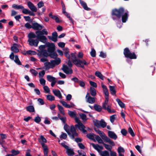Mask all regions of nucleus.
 I'll return each mask as SVG.
<instances>
[{"label": "nucleus", "instance_id": "obj_62", "mask_svg": "<svg viewBox=\"0 0 156 156\" xmlns=\"http://www.w3.org/2000/svg\"><path fill=\"white\" fill-rule=\"evenodd\" d=\"M37 5L38 8H40L44 6V3L43 2L41 1L38 3Z\"/></svg>", "mask_w": 156, "mask_h": 156}, {"label": "nucleus", "instance_id": "obj_8", "mask_svg": "<svg viewBox=\"0 0 156 156\" xmlns=\"http://www.w3.org/2000/svg\"><path fill=\"white\" fill-rule=\"evenodd\" d=\"M94 125L98 127L105 128L106 126V123L103 119H101L100 121L97 120H94Z\"/></svg>", "mask_w": 156, "mask_h": 156}, {"label": "nucleus", "instance_id": "obj_43", "mask_svg": "<svg viewBox=\"0 0 156 156\" xmlns=\"http://www.w3.org/2000/svg\"><path fill=\"white\" fill-rule=\"evenodd\" d=\"M47 99L49 101H52L55 100V97L51 95H48L46 96Z\"/></svg>", "mask_w": 156, "mask_h": 156}, {"label": "nucleus", "instance_id": "obj_9", "mask_svg": "<svg viewBox=\"0 0 156 156\" xmlns=\"http://www.w3.org/2000/svg\"><path fill=\"white\" fill-rule=\"evenodd\" d=\"M86 101L89 103L92 104L95 101L96 98L91 97L89 93H87L86 97Z\"/></svg>", "mask_w": 156, "mask_h": 156}, {"label": "nucleus", "instance_id": "obj_42", "mask_svg": "<svg viewBox=\"0 0 156 156\" xmlns=\"http://www.w3.org/2000/svg\"><path fill=\"white\" fill-rule=\"evenodd\" d=\"M11 50L15 53H18L19 51V50L18 48L14 46L11 47Z\"/></svg>", "mask_w": 156, "mask_h": 156}, {"label": "nucleus", "instance_id": "obj_27", "mask_svg": "<svg viewBox=\"0 0 156 156\" xmlns=\"http://www.w3.org/2000/svg\"><path fill=\"white\" fill-rule=\"evenodd\" d=\"M67 144V143L65 141H64L61 143V145L66 149V153L68 155V146L66 145Z\"/></svg>", "mask_w": 156, "mask_h": 156}, {"label": "nucleus", "instance_id": "obj_30", "mask_svg": "<svg viewBox=\"0 0 156 156\" xmlns=\"http://www.w3.org/2000/svg\"><path fill=\"white\" fill-rule=\"evenodd\" d=\"M90 92L92 96H94L96 95V90L94 88L91 87L90 88Z\"/></svg>", "mask_w": 156, "mask_h": 156}, {"label": "nucleus", "instance_id": "obj_29", "mask_svg": "<svg viewBox=\"0 0 156 156\" xmlns=\"http://www.w3.org/2000/svg\"><path fill=\"white\" fill-rule=\"evenodd\" d=\"M47 80L50 82L56 80L55 77L50 75H48L47 76Z\"/></svg>", "mask_w": 156, "mask_h": 156}, {"label": "nucleus", "instance_id": "obj_55", "mask_svg": "<svg viewBox=\"0 0 156 156\" xmlns=\"http://www.w3.org/2000/svg\"><path fill=\"white\" fill-rule=\"evenodd\" d=\"M12 154L13 155H17L20 153V151L18 150H12L11 151Z\"/></svg>", "mask_w": 156, "mask_h": 156}, {"label": "nucleus", "instance_id": "obj_25", "mask_svg": "<svg viewBox=\"0 0 156 156\" xmlns=\"http://www.w3.org/2000/svg\"><path fill=\"white\" fill-rule=\"evenodd\" d=\"M101 156H109V153L107 151H101L99 153Z\"/></svg>", "mask_w": 156, "mask_h": 156}, {"label": "nucleus", "instance_id": "obj_3", "mask_svg": "<svg viewBox=\"0 0 156 156\" xmlns=\"http://www.w3.org/2000/svg\"><path fill=\"white\" fill-rule=\"evenodd\" d=\"M69 136L71 139H75V141L77 143L80 142L82 140L81 138L77 137L78 134L76 133L75 128L73 126H71L70 131H69Z\"/></svg>", "mask_w": 156, "mask_h": 156}, {"label": "nucleus", "instance_id": "obj_12", "mask_svg": "<svg viewBox=\"0 0 156 156\" xmlns=\"http://www.w3.org/2000/svg\"><path fill=\"white\" fill-rule=\"evenodd\" d=\"M51 68H53L55 65H58L61 62V60L59 58H57L54 60H51Z\"/></svg>", "mask_w": 156, "mask_h": 156}, {"label": "nucleus", "instance_id": "obj_33", "mask_svg": "<svg viewBox=\"0 0 156 156\" xmlns=\"http://www.w3.org/2000/svg\"><path fill=\"white\" fill-rule=\"evenodd\" d=\"M95 75L101 80H104V76L99 72L98 71H96L95 73Z\"/></svg>", "mask_w": 156, "mask_h": 156}, {"label": "nucleus", "instance_id": "obj_21", "mask_svg": "<svg viewBox=\"0 0 156 156\" xmlns=\"http://www.w3.org/2000/svg\"><path fill=\"white\" fill-rule=\"evenodd\" d=\"M52 37L50 39L54 42L57 41L58 34L55 31L52 33Z\"/></svg>", "mask_w": 156, "mask_h": 156}, {"label": "nucleus", "instance_id": "obj_11", "mask_svg": "<svg viewBox=\"0 0 156 156\" xmlns=\"http://www.w3.org/2000/svg\"><path fill=\"white\" fill-rule=\"evenodd\" d=\"M48 48V51L49 52H54L55 49V46L53 43L48 42L47 43Z\"/></svg>", "mask_w": 156, "mask_h": 156}, {"label": "nucleus", "instance_id": "obj_64", "mask_svg": "<svg viewBox=\"0 0 156 156\" xmlns=\"http://www.w3.org/2000/svg\"><path fill=\"white\" fill-rule=\"evenodd\" d=\"M40 59V61L41 62H45L48 61V59H47V57H42Z\"/></svg>", "mask_w": 156, "mask_h": 156}, {"label": "nucleus", "instance_id": "obj_4", "mask_svg": "<svg viewBox=\"0 0 156 156\" xmlns=\"http://www.w3.org/2000/svg\"><path fill=\"white\" fill-rule=\"evenodd\" d=\"M95 131L99 135L102 139L105 142L108 143L112 146H114L115 145L114 142L112 140L109 138L108 137L104 132L98 129H95Z\"/></svg>", "mask_w": 156, "mask_h": 156}, {"label": "nucleus", "instance_id": "obj_6", "mask_svg": "<svg viewBox=\"0 0 156 156\" xmlns=\"http://www.w3.org/2000/svg\"><path fill=\"white\" fill-rule=\"evenodd\" d=\"M123 53L125 57L130 59H136V56L134 52L131 53L128 48H126Z\"/></svg>", "mask_w": 156, "mask_h": 156}, {"label": "nucleus", "instance_id": "obj_41", "mask_svg": "<svg viewBox=\"0 0 156 156\" xmlns=\"http://www.w3.org/2000/svg\"><path fill=\"white\" fill-rule=\"evenodd\" d=\"M62 69L65 73L68 74V68L66 65H63Z\"/></svg>", "mask_w": 156, "mask_h": 156}, {"label": "nucleus", "instance_id": "obj_10", "mask_svg": "<svg viewBox=\"0 0 156 156\" xmlns=\"http://www.w3.org/2000/svg\"><path fill=\"white\" fill-rule=\"evenodd\" d=\"M43 27V26L41 25L37 22L32 23V28L34 30H41Z\"/></svg>", "mask_w": 156, "mask_h": 156}, {"label": "nucleus", "instance_id": "obj_16", "mask_svg": "<svg viewBox=\"0 0 156 156\" xmlns=\"http://www.w3.org/2000/svg\"><path fill=\"white\" fill-rule=\"evenodd\" d=\"M102 108L105 110H107L109 113H114L115 111L114 110H111V106L108 105L103 103L102 104Z\"/></svg>", "mask_w": 156, "mask_h": 156}, {"label": "nucleus", "instance_id": "obj_19", "mask_svg": "<svg viewBox=\"0 0 156 156\" xmlns=\"http://www.w3.org/2000/svg\"><path fill=\"white\" fill-rule=\"evenodd\" d=\"M52 91L54 94L55 96L58 97L60 99L62 98V97L61 93L59 90H53Z\"/></svg>", "mask_w": 156, "mask_h": 156}, {"label": "nucleus", "instance_id": "obj_36", "mask_svg": "<svg viewBox=\"0 0 156 156\" xmlns=\"http://www.w3.org/2000/svg\"><path fill=\"white\" fill-rule=\"evenodd\" d=\"M15 59L14 60V61L18 65H21V63L18 58V55H15Z\"/></svg>", "mask_w": 156, "mask_h": 156}, {"label": "nucleus", "instance_id": "obj_28", "mask_svg": "<svg viewBox=\"0 0 156 156\" xmlns=\"http://www.w3.org/2000/svg\"><path fill=\"white\" fill-rule=\"evenodd\" d=\"M109 90L111 94L112 95H115L116 93V91L115 89V87L113 86H110Z\"/></svg>", "mask_w": 156, "mask_h": 156}, {"label": "nucleus", "instance_id": "obj_53", "mask_svg": "<svg viewBox=\"0 0 156 156\" xmlns=\"http://www.w3.org/2000/svg\"><path fill=\"white\" fill-rule=\"evenodd\" d=\"M116 117V115H114L110 116V121L112 123H113Z\"/></svg>", "mask_w": 156, "mask_h": 156}, {"label": "nucleus", "instance_id": "obj_18", "mask_svg": "<svg viewBox=\"0 0 156 156\" xmlns=\"http://www.w3.org/2000/svg\"><path fill=\"white\" fill-rule=\"evenodd\" d=\"M101 87L103 88V91L105 94V97H108L109 93L106 87L101 83Z\"/></svg>", "mask_w": 156, "mask_h": 156}, {"label": "nucleus", "instance_id": "obj_5", "mask_svg": "<svg viewBox=\"0 0 156 156\" xmlns=\"http://www.w3.org/2000/svg\"><path fill=\"white\" fill-rule=\"evenodd\" d=\"M71 59L73 62L76 65H87L88 63L86 62L84 60H81L80 59L76 58L75 53H72Z\"/></svg>", "mask_w": 156, "mask_h": 156}, {"label": "nucleus", "instance_id": "obj_56", "mask_svg": "<svg viewBox=\"0 0 156 156\" xmlns=\"http://www.w3.org/2000/svg\"><path fill=\"white\" fill-rule=\"evenodd\" d=\"M34 120L36 122L38 123L41 122V119L40 117L38 116L35 117Z\"/></svg>", "mask_w": 156, "mask_h": 156}, {"label": "nucleus", "instance_id": "obj_54", "mask_svg": "<svg viewBox=\"0 0 156 156\" xmlns=\"http://www.w3.org/2000/svg\"><path fill=\"white\" fill-rule=\"evenodd\" d=\"M128 132L132 136H135V134L131 127H129L128 129Z\"/></svg>", "mask_w": 156, "mask_h": 156}, {"label": "nucleus", "instance_id": "obj_7", "mask_svg": "<svg viewBox=\"0 0 156 156\" xmlns=\"http://www.w3.org/2000/svg\"><path fill=\"white\" fill-rule=\"evenodd\" d=\"M75 122L77 123L75 125V126L78 128L84 133H87V131L85 129V127L83 124L81 122L79 118H75Z\"/></svg>", "mask_w": 156, "mask_h": 156}, {"label": "nucleus", "instance_id": "obj_2", "mask_svg": "<svg viewBox=\"0 0 156 156\" xmlns=\"http://www.w3.org/2000/svg\"><path fill=\"white\" fill-rule=\"evenodd\" d=\"M27 37L28 39L27 42H29V44L30 46L37 47L39 42V40L37 39H33L37 37V36L34 33L31 32L28 35Z\"/></svg>", "mask_w": 156, "mask_h": 156}, {"label": "nucleus", "instance_id": "obj_45", "mask_svg": "<svg viewBox=\"0 0 156 156\" xmlns=\"http://www.w3.org/2000/svg\"><path fill=\"white\" fill-rule=\"evenodd\" d=\"M41 144L43 149L44 152L48 151V147L46 144L43 143H41Z\"/></svg>", "mask_w": 156, "mask_h": 156}, {"label": "nucleus", "instance_id": "obj_59", "mask_svg": "<svg viewBox=\"0 0 156 156\" xmlns=\"http://www.w3.org/2000/svg\"><path fill=\"white\" fill-rule=\"evenodd\" d=\"M40 83L43 86H44L45 84V80L43 78H41L39 80Z\"/></svg>", "mask_w": 156, "mask_h": 156}, {"label": "nucleus", "instance_id": "obj_52", "mask_svg": "<svg viewBox=\"0 0 156 156\" xmlns=\"http://www.w3.org/2000/svg\"><path fill=\"white\" fill-rule=\"evenodd\" d=\"M74 154V150L71 148H69V156H73Z\"/></svg>", "mask_w": 156, "mask_h": 156}, {"label": "nucleus", "instance_id": "obj_48", "mask_svg": "<svg viewBox=\"0 0 156 156\" xmlns=\"http://www.w3.org/2000/svg\"><path fill=\"white\" fill-rule=\"evenodd\" d=\"M50 53H51L50 54V56L51 58H55L57 57V54L56 53L54 52V51L50 52Z\"/></svg>", "mask_w": 156, "mask_h": 156}, {"label": "nucleus", "instance_id": "obj_60", "mask_svg": "<svg viewBox=\"0 0 156 156\" xmlns=\"http://www.w3.org/2000/svg\"><path fill=\"white\" fill-rule=\"evenodd\" d=\"M40 139L42 140V142H41L40 141V140H39L40 142L41 143H46L47 142V140L45 139V138L43 136L41 135L40 136Z\"/></svg>", "mask_w": 156, "mask_h": 156}, {"label": "nucleus", "instance_id": "obj_17", "mask_svg": "<svg viewBox=\"0 0 156 156\" xmlns=\"http://www.w3.org/2000/svg\"><path fill=\"white\" fill-rule=\"evenodd\" d=\"M108 136L114 140H116L117 136L115 133L112 131H108Z\"/></svg>", "mask_w": 156, "mask_h": 156}, {"label": "nucleus", "instance_id": "obj_39", "mask_svg": "<svg viewBox=\"0 0 156 156\" xmlns=\"http://www.w3.org/2000/svg\"><path fill=\"white\" fill-rule=\"evenodd\" d=\"M69 115L72 118H74L75 120V118H77L76 116V113L74 112L69 111Z\"/></svg>", "mask_w": 156, "mask_h": 156}, {"label": "nucleus", "instance_id": "obj_34", "mask_svg": "<svg viewBox=\"0 0 156 156\" xmlns=\"http://www.w3.org/2000/svg\"><path fill=\"white\" fill-rule=\"evenodd\" d=\"M26 109L27 111L30 112H34L35 111L34 107L32 105H30L27 107Z\"/></svg>", "mask_w": 156, "mask_h": 156}, {"label": "nucleus", "instance_id": "obj_24", "mask_svg": "<svg viewBox=\"0 0 156 156\" xmlns=\"http://www.w3.org/2000/svg\"><path fill=\"white\" fill-rule=\"evenodd\" d=\"M61 4L62 8V13L67 17L68 18V14L66 11V7L63 1L61 2Z\"/></svg>", "mask_w": 156, "mask_h": 156}, {"label": "nucleus", "instance_id": "obj_47", "mask_svg": "<svg viewBox=\"0 0 156 156\" xmlns=\"http://www.w3.org/2000/svg\"><path fill=\"white\" fill-rule=\"evenodd\" d=\"M79 115L83 120L86 121L87 120V116L85 114L83 113H81L79 114Z\"/></svg>", "mask_w": 156, "mask_h": 156}, {"label": "nucleus", "instance_id": "obj_1", "mask_svg": "<svg viewBox=\"0 0 156 156\" xmlns=\"http://www.w3.org/2000/svg\"><path fill=\"white\" fill-rule=\"evenodd\" d=\"M124 9L122 8L119 9H114L112 10V15L114 20L119 19L122 17V22L125 23L127 20L128 17V12H124Z\"/></svg>", "mask_w": 156, "mask_h": 156}, {"label": "nucleus", "instance_id": "obj_23", "mask_svg": "<svg viewBox=\"0 0 156 156\" xmlns=\"http://www.w3.org/2000/svg\"><path fill=\"white\" fill-rule=\"evenodd\" d=\"M96 136V135L93 133H88L87 135V138L94 141H95V140L94 139V138H95Z\"/></svg>", "mask_w": 156, "mask_h": 156}, {"label": "nucleus", "instance_id": "obj_57", "mask_svg": "<svg viewBox=\"0 0 156 156\" xmlns=\"http://www.w3.org/2000/svg\"><path fill=\"white\" fill-rule=\"evenodd\" d=\"M90 55L92 57H94L96 56V51L95 50L93 49L92 48L91 49V51L90 52Z\"/></svg>", "mask_w": 156, "mask_h": 156}, {"label": "nucleus", "instance_id": "obj_61", "mask_svg": "<svg viewBox=\"0 0 156 156\" xmlns=\"http://www.w3.org/2000/svg\"><path fill=\"white\" fill-rule=\"evenodd\" d=\"M22 12L25 14H28L29 12L30 11L28 9L24 8L22 9Z\"/></svg>", "mask_w": 156, "mask_h": 156}, {"label": "nucleus", "instance_id": "obj_22", "mask_svg": "<svg viewBox=\"0 0 156 156\" xmlns=\"http://www.w3.org/2000/svg\"><path fill=\"white\" fill-rule=\"evenodd\" d=\"M80 4L82 5L84 9L87 11L90 10V8L88 7L86 3L85 2L82 0H80Z\"/></svg>", "mask_w": 156, "mask_h": 156}, {"label": "nucleus", "instance_id": "obj_32", "mask_svg": "<svg viewBox=\"0 0 156 156\" xmlns=\"http://www.w3.org/2000/svg\"><path fill=\"white\" fill-rule=\"evenodd\" d=\"M12 7L17 9H24V7L21 5H17L14 4L12 5Z\"/></svg>", "mask_w": 156, "mask_h": 156}, {"label": "nucleus", "instance_id": "obj_13", "mask_svg": "<svg viewBox=\"0 0 156 156\" xmlns=\"http://www.w3.org/2000/svg\"><path fill=\"white\" fill-rule=\"evenodd\" d=\"M37 38L40 41L43 43H45L47 40V37L43 35H37Z\"/></svg>", "mask_w": 156, "mask_h": 156}, {"label": "nucleus", "instance_id": "obj_15", "mask_svg": "<svg viewBox=\"0 0 156 156\" xmlns=\"http://www.w3.org/2000/svg\"><path fill=\"white\" fill-rule=\"evenodd\" d=\"M91 144L94 148L99 153L103 149V147L102 146H100L98 144H95L94 143H91Z\"/></svg>", "mask_w": 156, "mask_h": 156}, {"label": "nucleus", "instance_id": "obj_50", "mask_svg": "<svg viewBox=\"0 0 156 156\" xmlns=\"http://www.w3.org/2000/svg\"><path fill=\"white\" fill-rule=\"evenodd\" d=\"M43 88L45 93H50V90L48 86H44V87H43Z\"/></svg>", "mask_w": 156, "mask_h": 156}, {"label": "nucleus", "instance_id": "obj_14", "mask_svg": "<svg viewBox=\"0 0 156 156\" xmlns=\"http://www.w3.org/2000/svg\"><path fill=\"white\" fill-rule=\"evenodd\" d=\"M27 5L28 7L32 12H36L37 11V8L31 2H29L27 3Z\"/></svg>", "mask_w": 156, "mask_h": 156}, {"label": "nucleus", "instance_id": "obj_20", "mask_svg": "<svg viewBox=\"0 0 156 156\" xmlns=\"http://www.w3.org/2000/svg\"><path fill=\"white\" fill-rule=\"evenodd\" d=\"M35 33L37 35H47L48 34V32L45 29H44L42 31H36Z\"/></svg>", "mask_w": 156, "mask_h": 156}, {"label": "nucleus", "instance_id": "obj_58", "mask_svg": "<svg viewBox=\"0 0 156 156\" xmlns=\"http://www.w3.org/2000/svg\"><path fill=\"white\" fill-rule=\"evenodd\" d=\"M59 101L62 105H63L65 106L66 108H68V105L67 104L66 102L62 101V100H60Z\"/></svg>", "mask_w": 156, "mask_h": 156}, {"label": "nucleus", "instance_id": "obj_31", "mask_svg": "<svg viewBox=\"0 0 156 156\" xmlns=\"http://www.w3.org/2000/svg\"><path fill=\"white\" fill-rule=\"evenodd\" d=\"M118 152L119 154H124L125 152V150L124 148L121 147L120 146L117 149Z\"/></svg>", "mask_w": 156, "mask_h": 156}, {"label": "nucleus", "instance_id": "obj_37", "mask_svg": "<svg viewBox=\"0 0 156 156\" xmlns=\"http://www.w3.org/2000/svg\"><path fill=\"white\" fill-rule=\"evenodd\" d=\"M116 101L118 103L120 107L122 108H124L125 107V104L119 99H116Z\"/></svg>", "mask_w": 156, "mask_h": 156}, {"label": "nucleus", "instance_id": "obj_63", "mask_svg": "<svg viewBox=\"0 0 156 156\" xmlns=\"http://www.w3.org/2000/svg\"><path fill=\"white\" fill-rule=\"evenodd\" d=\"M25 27L27 29L32 28V25H31L29 23H27L25 25Z\"/></svg>", "mask_w": 156, "mask_h": 156}, {"label": "nucleus", "instance_id": "obj_51", "mask_svg": "<svg viewBox=\"0 0 156 156\" xmlns=\"http://www.w3.org/2000/svg\"><path fill=\"white\" fill-rule=\"evenodd\" d=\"M45 74V71L44 70L39 72V77L40 78H42Z\"/></svg>", "mask_w": 156, "mask_h": 156}, {"label": "nucleus", "instance_id": "obj_44", "mask_svg": "<svg viewBox=\"0 0 156 156\" xmlns=\"http://www.w3.org/2000/svg\"><path fill=\"white\" fill-rule=\"evenodd\" d=\"M103 145H104L105 147V148L109 150L110 151V152L111 151H112V147L111 146L109 145H108V144H107L105 143H104L103 144Z\"/></svg>", "mask_w": 156, "mask_h": 156}, {"label": "nucleus", "instance_id": "obj_35", "mask_svg": "<svg viewBox=\"0 0 156 156\" xmlns=\"http://www.w3.org/2000/svg\"><path fill=\"white\" fill-rule=\"evenodd\" d=\"M94 108L95 110L98 112H100L101 111L102 107L99 105L95 104L94 105Z\"/></svg>", "mask_w": 156, "mask_h": 156}, {"label": "nucleus", "instance_id": "obj_49", "mask_svg": "<svg viewBox=\"0 0 156 156\" xmlns=\"http://www.w3.org/2000/svg\"><path fill=\"white\" fill-rule=\"evenodd\" d=\"M45 66L48 69L51 68V63L49 62H46L44 63Z\"/></svg>", "mask_w": 156, "mask_h": 156}, {"label": "nucleus", "instance_id": "obj_46", "mask_svg": "<svg viewBox=\"0 0 156 156\" xmlns=\"http://www.w3.org/2000/svg\"><path fill=\"white\" fill-rule=\"evenodd\" d=\"M67 136V135L66 133L62 132L60 136V138L62 140V139H65L66 138Z\"/></svg>", "mask_w": 156, "mask_h": 156}, {"label": "nucleus", "instance_id": "obj_40", "mask_svg": "<svg viewBox=\"0 0 156 156\" xmlns=\"http://www.w3.org/2000/svg\"><path fill=\"white\" fill-rule=\"evenodd\" d=\"M95 138L99 143L103 144L104 143L102 139L98 136H96L95 137Z\"/></svg>", "mask_w": 156, "mask_h": 156}, {"label": "nucleus", "instance_id": "obj_38", "mask_svg": "<svg viewBox=\"0 0 156 156\" xmlns=\"http://www.w3.org/2000/svg\"><path fill=\"white\" fill-rule=\"evenodd\" d=\"M57 106L60 113L62 115H65V113L64 112L63 108V107L60 105H57Z\"/></svg>", "mask_w": 156, "mask_h": 156}, {"label": "nucleus", "instance_id": "obj_26", "mask_svg": "<svg viewBox=\"0 0 156 156\" xmlns=\"http://www.w3.org/2000/svg\"><path fill=\"white\" fill-rule=\"evenodd\" d=\"M48 55V54L46 50L42 51L39 53V56L40 57H42L43 56L46 57Z\"/></svg>", "mask_w": 156, "mask_h": 156}]
</instances>
